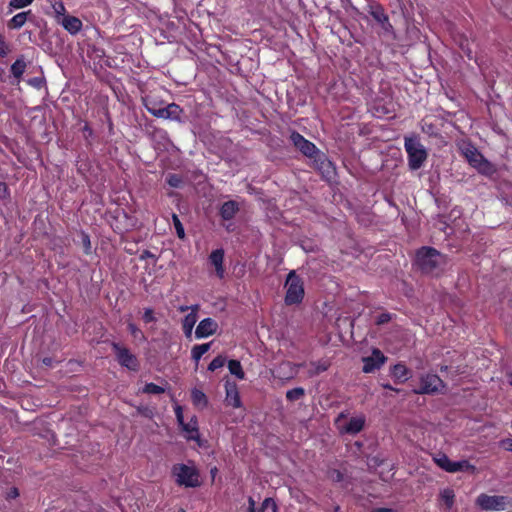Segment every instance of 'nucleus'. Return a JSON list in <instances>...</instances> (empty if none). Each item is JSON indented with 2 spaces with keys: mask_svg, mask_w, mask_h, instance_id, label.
Masks as SVG:
<instances>
[{
  "mask_svg": "<svg viewBox=\"0 0 512 512\" xmlns=\"http://www.w3.org/2000/svg\"><path fill=\"white\" fill-rule=\"evenodd\" d=\"M304 394H305L304 389L301 387H297V388L288 390L286 393V398L289 401H296V400L301 399L304 396Z\"/></svg>",
  "mask_w": 512,
  "mask_h": 512,
  "instance_id": "nucleus-30",
  "label": "nucleus"
},
{
  "mask_svg": "<svg viewBox=\"0 0 512 512\" xmlns=\"http://www.w3.org/2000/svg\"><path fill=\"white\" fill-rule=\"evenodd\" d=\"M138 411L146 417H150L152 414L148 408L138 409Z\"/></svg>",
  "mask_w": 512,
  "mask_h": 512,
  "instance_id": "nucleus-48",
  "label": "nucleus"
},
{
  "mask_svg": "<svg viewBox=\"0 0 512 512\" xmlns=\"http://www.w3.org/2000/svg\"><path fill=\"white\" fill-rule=\"evenodd\" d=\"M218 328V324L212 318L203 319L197 326L195 336L198 339L213 335Z\"/></svg>",
  "mask_w": 512,
  "mask_h": 512,
  "instance_id": "nucleus-13",
  "label": "nucleus"
},
{
  "mask_svg": "<svg viewBox=\"0 0 512 512\" xmlns=\"http://www.w3.org/2000/svg\"><path fill=\"white\" fill-rule=\"evenodd\" d=\"M326 370V366H317L316 373H320Z\"/></svg>",
  "mask_w": 512,
  "mask_h": 512,
  "instance_id": "nucleus-54",
  "label": "nucleus"
},
{
  "mask_svg": "<svg viewBox=\"0 0 512 512\" xmlns=\"http://www.w3.org/2000/svg\"><path fill=\"white\" fill-rule=\"evenodd\" d=\"M440 497L448 509L452 508L455 500V493L452 489L446 488L440 492Z\"/></svg>",
  "mask_w": 512,
  "mask_h": 512,
  "instance_id": "nucleus-25",
  "label": "nucleus"
},
{
  "mask_svg": "<svg viewBox=\"0 0 512 512\" xmlns=\"http://www.w3.org/2000/svg\"><path fill=\"white\" fill-rule=\"evenodd\" d=\"M58 22L71 34L78 33L82 28L81 20L74 16H65Z\"/></svg>",
  "mask_w": 512,
  "mask_h": 512,
  "instance_id": "nucleus-17",
  "label": "nucleus"
},
{
  "mask_svg": "<svg viewBox=\"0 0 512 512\" xmlns=\"http://www.w3.org/2000/svg\"><path fill=\"white\" fill-rule=\"evenodd\" d=\"M8 45L0 39V56L4 57L9 53Z\"/></svg>",
  "mask_w": 512,
  "mask_h": 512,
  "instance_id": "nucleus-40",
  "label": "nucleus"
},
{
  "mask_svg": "<svg viewBox=\"0 0 512 512\" xmlns=\"http://www.w3.org/2000/svg\"><path fill=\"white\" fill-rule=\"evenodd\" d=\"M238 210L239 207L235 201H227L221 206L220 215L224 220H230L235 216Z\"/></svg>",
  "mask_w": 512,
  "mask_h": 512,
  "instance_id": "nucleus-18",
  "label": "nucleus"
},
{
  "mask_svg": "<svg viewBox=\"0 0 512 512\" xmlns=\"http://www.w3.org/2000/svg\"><path fill=\"white\" fill-rule=\"evenodd\" d=\"M183 326V331H184V334L189 337L191 334H192V330H193V326H186L184 324H182Z\"/></svg>",
  "mask_w": 512,
  "mask_h": 512,
  "instance_id": "nucleus-45",
  "label": "nucleus"
},
{
  "mask_svg": "<svg viewBox=\"0 0 512 512\" xmlns=\"http://www.w3.org/2000/svg\"><path fill=\"white\" fill-rule=\"evenodd\" d=\"M30 14H31L30 10L16 14L8 22V27L10 29H20L22 26H24V24L27 21V17Z\"/></svg>",
  "mask_w": 512,
  "mask_h": 512,
  "instance_id": "nucleus-19",
  "label": "nucleus"
},
{
  "mask_svg": "<svg viewBox=\"0 0 512 512\" xmlns=\"http://www.w3.org/2000/svg\"><path fill=\"white\" fill-rule=\"evenodd\" d=\"M177 512H185L183 509H179Z\"/></svg>",
  "mask_w": 512,
  "mask_h": 512,
  "instance_id": "nucleus-59",
  "label": "nucleus"
},
{
  "mask_svg": "<svg viewBox=\"0 0 512 512\" xmlns=\"http://www.w3.org/2000/svg\"><path fill=\"white\" fill-rule=\"evenodd\" d=\"M176 416H177V419L180 423H182V419H183V416H182V413L180 411V408H177L176 410Z\"/></svg>",
  "mask_w": 512,
  "mask_h": 512,
  "instance_id": "nucleus-53",
  "label": "nucleus"
},
{
  "mask_svg": "<svg viewBox=\"0 0 512 512\" xmlns=\"http://www.w3.org/2000/svg\"><path fill=\"white\" fill-rule=\"evenodd\" d=\"M483 510L489 511H503L507 508V498L504 496L480 494L476 500Z\"/></svg>",
  "mask_w": 512,
  "mask_h": 512,
  "instance_id": "nucleus-9",
  "label": "nucleus"
},
{
  "mask_svg": "<svg viewBox=\"0 0 512 512\" xmlns=\"http://www.w3.org/2000/svg\"><path fill=\"white\" fill-rule=\"evenodd\" d=\"M224 363H225V358H224V357H222V356H218V357L214 358V359L211 361V363H210V364H209V366H208V369H209L210 371H215V370H217V369H219V368L223 367Z\"/></svg>",
  "mask_w": 512,
  "mask_h": 512,
  "instance_id": "nucleus-33",
  "label": "nucleus"
},
{
  "mask_svg": "<svg viewBox=\"0 0 512 512\" xmlns=\"http://www.w3.org/2000/svg\"><path fill=\"white\" fill-rule=\"evenodd\" d=\"M365 416L359 415L351 418H347L341 413L335 420L338 430L342 434L355 435L359 433L365 425Z\"/></svg>",
  "mask_w": 512,
  "mask_h": 512,
  "instance_id": "nucleus-5",
  "label": "nucleus"
},
{
  "mask_svg": "<svg viewBox=\"0 0 512 512\" xmlns=\"http://www.w3.org/2000/svg\"><path fill=\"white\" fill-rule=\"evenodd\" d=\"M372 512H396V511L393 509H390V508H377V509H374Z\"/></svg>",
  "mask_w": 512,
  "mask_h": 512,
  "instance_id": "nucleus-51",
  "label": "nucleus"
},
{
  "mask_svg": "<svg viewBox=\"0 0 512 512\" xmlns=\"http://www.w3.org/2000/svg\"><path fill=\"white\" fill-rule=\"evenodd\" d=\"M113 350L116 354L119 363L130 370H136L138 362L136 357L125 347L120 346L117 343H113Z\"/></svg>",
  "mask_w": 512,
  "mask_h": 512,
  "instance_id": "nucleus-10",
  "label": "nucleus"
},
{
  "mask_svg": "<svg viewBox=\"0 0 512 512\" xmlns=\"http://www.w3.org/2000/svg\"><path fill=\"white\" fill-rule=\"evenodd\" d=\"M33 0H11L9 5L14 9H21L30 5Z\"/></svg>",
  "mask_w": 512,
  "mask_h": 512,
  "instance_id": "nucleus-35",
  "label": "nucleus"
},
{
  "mask_svg": "<svg viewBox=\"0 0 512 512\" xmlns=\"http://www.w3.org/2000/svg\"><path fill=\"white\" fill-rule=\"evenodd\" d=\"M503 443L506 450L512 451V439H507Z\"/></svg>",
  "mask_w": 512,
  "mask_h": 512,
  "instance_id": "nucleus-47",
  "label": "nucleus"
},
{
  "mask_svg": "<svg viewBox=\"0 0 512 512\" xmlns=\"http://www.w3.org/2000/svg\"><path fill=\"white\" fill-rule=\"evenodd\" d=\"M210 349V343L196 345L192 349V358L198 362L201 357Z\"/></svg>",
  "mask_w": 512,
  "mask_h": 512,
  "instance_id": "nucleus-27",
  "label": "nucleus"
},
{
  "mask_svg": "<svg viewBox=\"0 0 512 512\" xmlns=\"http://www.w3.org/2000/svg\"><path fill=\"white\" fill-rule=\"evenodd\" d=\"M433 461L439 466L441 469L445 470L449 473H455L459 471H474L475 467L467 460H462L458 462L451 461L447 455L443 453H438L433 456Z\"/></svg>",
  "mask_w": 512,
  "mask_h": 512,
  "instance_id": "nucleus-7",
  "label": "nucleus"
},
{
  "mask_svg": "<svg viewBox=\"0 0 512 512\" xmlns=\"http://www.w3.org/2000/svg\"><path fill=\"white\" fill-rule=\"evenodd\" d=\"M286 296L285 302L288 305L298 304L304 297V287L301 278L291 271L285 282Z\"/></svg>",
  "mask_w": 512,
  "mask_h": 512,
  "instance_id": "nucleus-4",
  "label": "nucleus"
},
{
  "mask_svg": "<svg viewBox=\"0 0 512 512\" xmlns=\"http://www.w3.org/2000/svg\"><path fill=\"white\" fill-rule=\"evenodd\" d=\"M199 309L198 305L191 306V312L187 314L183 320V324L188 326H193L197 322V311Z\"/></svg>",
  "mask_w": 512,
  "mask_h": 512,
  "instance_id": "nucleus-28",
  "label": "nucleus"
},
{
  "mask_svg": "<svg viewBox=\"0 0 512 512\" xmlns=\"http://www.w3.org/2000/svg\"><path fill=\"white\" fill-rule=\"evenodd\" d=\"M3 187V189L5 190L6 189V186L3 184H0V189Z\"/></svg>",
  "mask_w": 512,
  "mask_h": 512,
  "instance_id": "nucleus-58",
  "label": "nucleus"
},
{
  "mask_svg": "<svg viewBox=\"0 0 512 512\" xmlns=\"http://www.w3.org/2000/svg\"><path fill=\"white\" fill-rule=\"evenodd\" d=\"M416 264L424 273H434L445 264V257L434 248L423 247L416 254Z\"/></svg>",
  "mask_w": 512,
  "mask_h": 512,
  "instance_id": "nucleus-3",
  "label": "nucleus"
},
{
  "mask_svg": "<svg viewBox=\"0 0 512 512\" xmlns=\"http://www.w3.org/2000/svg\"><path fill=\"white\" fill-rule=\"evenodd\" d=\"M444 382L436 374H426L420 378L419 389L414 390L416 394H434L444 388Z\"/></svg>",
  "mask_w": 512,
  "mask_h": 512,
  "instance_id": "nucleus-8",
  "label": "nucleus"
},
{
  "mask_svg": "<svg viewBox=\"0 0 512 512\" xmlns=\"http://www.w3.org/2000/svg\"><path fill=\"white\" fill-rule=\"evenodd\" d=\"M209 260H210L211 264L215 267L217 276L220 279H222L225 274V269L223 266L224 250L216 249V250L212 251V253L209 256Z\"/></svg>",
  "mask_w": 512,
  "mask_h": 512,
  "instance_id": "nucleus-16",
  "label": "nucleus"
},
{
  "mask_svg": "<svg viewBox=\"0 0 512 512\" xmlns=\"http://www.w3.org/2000/svg\"><path fill=\"white\" fill-rule=\"evenodd\" d=\"M173 223L176 229L177 236L180 239H183L185 237V232L182 223L180 222L178 216L176 214H173L172 216Z\"/></svg>",
  "mask_w": 512,
  "mask_h": 512,
  "instance_id": "nucleus-32",
  "label": "nucleus"
},
{
  "mask_svg": "<svg viewBox=\"0 0 512 512\" xmlns=\"http://www.w3.org/2000/svg\"><path fill=\"white\" fill-rule=\"evenodd\" d=\"M256 510V507H255V501L253 500V498H249V512H254Z\"/></svg>",
  "mask_w": 512,
  "mask_h": 512,
  "instance_id": "nucleus-49",
  "label": "nucleus"
},
{
  "mask_svg": "<svg viewBox=\"0 0 512 512\" xmlns=\"http://www.w3.org/2000/svg\"><path fill=\"white\" fill-rule=\"evenodd\" d=\"M385 356L378 349L373 350V353L369 357L363 359V372L371 373L376 369H379L385 362Z\"/></svg>",
  "mask_w": 512,
  "mask_h": 512,
  "instance_id": "nucleus-12",
  "label": "nucleus"
},
{
  "mask_svg": "<svg viewBox=\"0 0 512 512\" xmlns=\"http://www.w3.org/2000/svg\"><path fill=\"white\" fill-rule=\"evenodd\" d=\"M172 472L179 485L186 487H196L199 485L198 473L192 466L177 464L173 467Z\"/></svg>",
  "mask_w": 512,
  "mask_h": 512,
  "instance_id": "nucleus-6",
  "label": "nucleus"
},
{
  "mask_svg": "<svg viewBox=\"0 0 512 512\" xmlns=\"http://www.w3.org/2000/svg\"><path fill=\"white\" fill-rule=\"evenodd\" d=\"M165 388L154 383H147L141 390L142 393L147 394H161L165 392Z\"/></svg>",
  "mask_w": 512,
  "mask_h": 512,
  "instance_id": "nucleus-29",
  "label": "nucleus"
},
{
  "mask_svg": "<svg viewBox=\"0 0 512 512\" xmlns=\"http://www.w3.org/2000/svg\"><path fill=\"white\" fill-rule=\"evenodd\" d=\"M52 8L56 15L63 16L66 12L65 6L61 1H55L52 4Z\"/></svg>",
  "mask_w": 512,
  "mask_h": 512,
  "instance_id": "nucleus-36",
  "label": "nucleus"
},
{
  "mask_svg": "<svg viewBox=\"0 0 512 512\" xmlns=\"http://www.w3.org/2000/svg\"><path fill=\"white\" fill-rule=\"evenodd\" d=\"M463 154L467 161L470 163V165H472L473 167H475L478 164L479 160L483 158V155L480 152H478L477 149L474 148L473 146L466 147L463 150Z\"/></svg>",
  "mask_w": 512,
  "mask_h": 512,
  "instance_id": "nucleus-20",
  "label": "nucleus"
},
{
  "mask_svg": "<svg viewBox=\"0 0 512 512\" xmlns=\"http://www.w3.org/2000/svg\"><path fill=\"white\" fill-rule=\"evenodd\" d=\"M474 168L486 176H492L496 172L495 166L484 157L479 160L478 164Z\"/></svg>",
  "mask_w": 512,
  "mask_h": 512,
  "instance_id": "nucleus-21",
  "label": "nucleus"
},
{
  "mask_svg": "<svg viewBox=\"0 0 512 512\" xmlns=\"http://www.w3.org/2000/svg\"><path fill=\"white\" fill-rule=\"evenodd\" d=\"M333 479L340 481L342 480V474L339 471H334L332 474Z\"/></svg>",
  "mask_w": 512,
  "mask_h": 512,
  "instance_id": "nucleus-50",
  "label": "nucleus"
},
{
  "mask_svg": "<svg viewBox=\"0 0 512 512\" xmlns=\"http://www.w3.org/2000/svg\"><path fill=\"white\" fill-rule=\"evenodd\" d=\"M188 309H191V307H188V306H180V307H179V310H180L181 312H186Z\"/></svg>",
  "mask_w": 512,
  "mask_h": 512,
  "instance_id": "nucleus-55",
  "label": "nucleus"
},
{
  "mask_svg": "<svg viewBox=\"0 0 512 512\" xmlns=\"http://www.w3.org/2000/svg\"><path fill=\"white\" fill-rule=\"evenodd\" d=\"M18 496H19V491L15 487L10 488L9 491L7 492V498H9V499H14V498H17Z\"/></svg>",
  "mask_w": 512,
  "mask_h": 512,
  "instance_id": "nucleus-41",
  "label": "nucleus"
},
{
  "mask_svg": "<svg viewBox=\"0 0 512 512\" xmlns=\"http://www.w3.org/2000/svg\"><path fill=\"white\" fill-rule=\"evenodd\" d=\"M370 14L385 32H390L392 30V25L389 22L388 16L381 6H370Z\"/></svg>",
  "mask_w": 512,
  "mask_h": 512,
  "instance_id": "nucleus-14",
  "label": "nucleus"
},
{
  "mask_svg": "<svg viewBox=\"0 0 512 512\" xmlns=\"http://www.w3.org/2000/svg\"><path fill=\"white\" fill-rule=\"evenodd\" d=\"M128 329L134 337L142 336L141 331L133 323L128 324Z\"/></svg>",
  "mask_w": 512,
  "mask_h": 512,
  "instance_id": "nucleus-39",
  "label": "nucleus"
},
{
  "mask_svg": "<svg viewBox=\"0 0 512 512\" xmlns=\"http://www.w3.org/2000/svg\"><path fill=\"white\" fill-rule=\"evenodd\" d=\"M254 512H266L262 507L256 508Z\"/></svg>",
  "mask_w": 512,
  "mask_h": 512,
  "instance_id": "nucleus-57",
  "label": "nucleus"
},
{
  "mask_svg": "<svg viewBox=\"0 0 512 512\" xmlns=\"http://www.w3.org/2000/svg\"><path fill=\"white\" fill-rule=\"evenodd\" d=\"M143 319L145 322H152L155 320L153 310L150 308H146L143 314Z\"/></svg>",
  "mask_w": 512,
  "mask_h": 512,
  "instance_id": "nucleus-38",
  "label": "nucleus"
},
{
  "mask_svg": "<svg viewBox=\"0 0 512 512\" xmlns=\"http://www.w3.org/2000/svg\"><path fill=\"white\" fill-rule=\"evenodd\" d=\"M143 101H144V106H145V108L147 109V111H148L150 114H152V111H153L154 109H159V108H160V107L157 105L156 101H154V100H152V99H150V98H148V97L144 98V100H143Z\"/></svg>",
  "mask_w": 512,
  "mask_h": 512,
  "instance_id": "nucleus-37",
  "label": "nucleus"
},
{
  "mask_svg": "<svg viewBox=\"0 0 512 512\" xmlns=\"http://www.w3.org/2000/svg\"><path fill=\"white\" fill-rule=\"evenodd\" d=\"M182 109L175 103L168 104L166 107L154 109L152 115L158 118L179 120Z\"/></svg>",
  "mask_w": 512,
  "mask_h": 512,
  "instance_id": "nucleus-11",
  "label": "nucleus"
},
{
  "mask_svg": "<svg viewBox=\"0 0 512 512\" xmlns=\"http://www.w3.org/2000/svg\"><path fill=\"white\" fill-rule=\"evenodd\" d=\"M26 69V63L22 58L17 59L11 66V73L17 79H20Z\"/></svg>",
  "mask_w": 512,
  "mask_h": 512,
  "instance_id": "nucleus-23",
  "label": "nucleus"
},
{
  "mask_svg": "<svg viewBox=\"0 0 512 512\" xmlns=\"http://www.w3.org/2000/svg\"><path fill=\"white\" fill-rule=\"evenodd\" d=\"M184 431L188 433V439L197 440L198 439V431L196 427V422H190L183 425Z\"/></svg>",
  "mask_w": 512,
  "mask_h": 512,
  "instance_id": "nucleus-31",
  "label": "nucleus"
},
{
  "mask_svg": "<svg viewBox=\"0 0 512 512\" xmlns=\"http://www.w3.org/2000/svg\"><path fill=\"white\" fill-rule=\"evenodd\" d=\"M261 507L266 511V512H276L277 511V506H276V503L274 502L273 499L271 498H266Z\"/></svg>",
  "mask_w": 512,
  "mask_h": 512,
  "instance_id": "nucleus-34",
  "label": "nucleus"
},
{
  "mask_svg": "<svg viewBox=\"0 0 512 512\" xmlns=\"http://www.w3.org/2000/svg\"><path fill=\"white\" fill-rule=\"evenodd\" d=\"M290 140L293 145L309 158H314L316 167L324 174H330L332 171V163L326 158L324 154H320L316 146L305 139L298 132L293 131L290 135Z\"/></svg>",
  "mask_w": 512,
  "mask_h": 512,
  "instance_id": "nucleus-1",
  "label": "nucleus"
},
{
  "mask_svg": "<svg viewBox=\"0 0 512 512\" xmlns=\"http://www.w3.org/2000/svg\"><path fill=\"white\" fill-rule=\"evenodd\" d=\"M404 148L407 153L409 168L411 170L420 169L427 160L428 152L420 142L418 136H405Z\"/></svg>",
  "mask_w": 512,
  "mask_h": 512,
  "instance_id": "nucleus-2",
  "label": "nucleus"
},
{
  "mask_svg": "<svg viewBox=\"0 0 512 512\" xmlns=\"http://www.w3.org/2000/svg\"><path fill=\"white\" fill-rule=\"evenodd\" d=\"M180 180L177 176H170L169 179H168V183L170 186L172 187H177L178 184H179Z\"/></svg>",
  "mask_w": 512,
  "mask_h": 512,
  "instance_id": "nucleus-43",
  "label": "nucleus"
},
{
  "mask_svg": "<svg viewBox=\"0 0 512 512\" xmlns=\"http://www.w3.org/2000/svg\"><path fill=\"white\" fill-rule=\"evenodd\" d=\"M228 369L230 373L235 375L238 379H244L245 374L238 360H230L228 362Z\"/></svg>",
  "mask_w": 512,
  "mask_h": 512,
  "instance_id": "nucleus-24",
  "label": "nucleus"
},
{
  "mask_svg": "<svg viewBox=\"0 0 512 512\" xmlns=\"http://www.w3.org/2000/svg\"><path fill=\"white\" fill-rule=\"evenodd\" d=\"M226 390V398L225 401L227 405L232 406L234 408H239L241 406L240 396L237 389V385L234 382L226 381L225 384Z\"/></svg>",
  "mask_w": 512,
  "mask_h": 512,
  "instance_id": "nucleus-15",
  "label": "nucleus"
},
{
  "mask_svg": "<svg viewBox=\"0 0 512 512\" xmlns=\"http://www.w3.org/2000/svg\"><path fill=\"white\" fill-rule=\"evenodd\" d=\"M42 363H43L45 366L51 367V366H52V364H53V359H52V358H50V357H45V358H43Z\"/></svg>",
  "mask_w": 512,
  "mask_h": 512,
  "instance_id": "nucleus-46",
  "label": "nucleus"
},
{
  "mask_svg": "<svg viewBox=\"0 0 512 512\" xmlns=\"http://www.w3.org/2000/svg\"><path fill=\"white\" fill-rule=\"evenodd\" d=\"M29 84L34 86V87H37V88H40L43 84V80L41 78H33V79H30L29 81Z\"/></svg>",
  "mask_w": 512,
  "mask_h": 512,
  "instance_id": "nucleus-42",
  "label": "nucleus"
},
{
  "mask_svg": "<svg viewBox=\"0 0 512 512\" xmlns=\"http://www.w3.org/2000/svg\"><path fill=\"white\" fill-rule=\"evenodd\" d=\"M389 320H390V315L389 314H381L378 317L377 323L378 324H384V323L388 322Z\"/></svg>",
  "mask_w": 512,
  "mask_h": 512,
  "instance_id": "nucleus-44",
  "label": "nucleus"
},
{
  "mask_svg": "<svg viewBox=\"0 0 512 512\" xmlns=\"http://www.w3.org/2000/svg\"><path fill=\"white\" fill-rule=\"evenodd\" d=\"M392 375L396 379L405 381L408 379V369L403 364H396L392 369Z\"/></svg>",
  "mask_w": 512,
  "mask_h": 512,
  "instance_id": "nucleus-26",
  "label": "nucleus"
},
{
  "mask_svg": "<svg viewBox=\"0 0 512 512\" xmlns=\"http://www.w3.org/2000/svg\"><path fill=\"white\" fill-rule=\"evenodd\" d=\"M461 48H462L464 51H466V52H467L468 57H470V58H471V56H470L471 49L468 47V43H467L466 45H464V44L462 43V44H461Z\"/></svg>",
  "mask_w": 512,
  "mask_h": 512,
  "instance_id": "nucleus-52",
  "label": "nucleus"
},
{
  "mask_svg": "<svg viewBox=\"0 0 512 512\" xmlns=\"http://www.w3.org/2000/svg\"><path fill=\"white\" fill-rule=\"evenodd\" d=\"M383 387L386 389L395 390L392 386H390L388 384L383 385Z\"/></svg>",
  "mask_w": 512,
  "mask_h": 512,
  "instance_id": "nucleus-56",
  "label": "nucleus"
},
{
  "mask_svg": "<svg viewBox=\"0 0 512 512\" xmlns=\"http://www.w3.org/2000/svg\"><path fill=\"white\" fill-rule=\"evenodd\" d=\"M191 398H192V402L194 405L198 406V407H205L207 405V397L206 395L198 390V389H194L192 390L191 392Z\"/></svg>",
  "mask_w": 512,
  "mask_h": 512,
  "instance_id": "nucleus-22",
  "label": "nucleus"
}]
</instances>
